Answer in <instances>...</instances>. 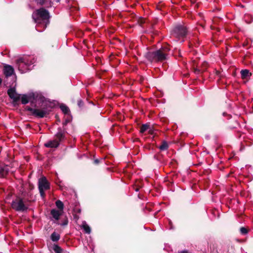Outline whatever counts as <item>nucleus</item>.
<instances>
[{"mask_svg": "<svg viewBox=\"0 0 253 253\" xmlns=\"http://www.w3.org/2000/svg\"><path fill=\"white\" fill-rule=\"evenodd\" d=\"M38 94L31 93L27 96L26 94H23L21 96V103L23 104H26L29 101L31 106L34 108L29 106H26L25 110L30 112L31 115L39 118H42L48 115L52 108L51 104L45 101V98L40 96V103L38 105L36 103L38 99Z\"/></svg>", "mask_w": 253, "mask_h": 253, "instance_id": "obj_1", "label": "nucleus"}, {"mask_svg": "<svg viewBox=\"0 0 253 253\" xmlns=\"http://www.w3.org/2000/svg\"><path fill=\"white\" fill-rule=\"evenodd\" d=\"M169 51V45L165 44L159 49L147 52L144 56L151 62H162L168 59Z\"/></svg>", "mask_w": 253, "mask_h": 253, "instance_id": "obj_2", "label": "nucleus"}, {"mask_svg": "<svg viewBox=\"0 0 253 253\" xmlns=\"http://www.w3.org/2000/svg\"><path fill=\"white\" fill-rule=\"evenodd\" d=\"M16 63L18 70L23 73L27 70H30L29 67L34 63V62L29 59L28 57H22L16 60Z\"/></svg>", "mask_w": 253, "mask_h": 253, "instance_id": "obj_3", "label": "nucleus"}, {"mask_svg": "<svg viewBox=\"0 0 253 253\" xmlns=\"http://www.w3.org/2000/svg\"><path fill=\"white\" fill-rule=\"evenodd\" d=\"M49 17L48 10L43 7L37 10L35 14L33 15L35 22L39 23H41V21L48 20Z\"/></svg>", "mask_w": 253, "mask_h": 253, "instance_id": "obj_4", "label": "nucleus"}, {"mask_svg": "<svg viewBox=\"0 0 253 253\" xmlns=\"http://www.w3.org/2000/svg\"><path fill=\"white\" fill-rule=\"evenodd\" d=\"M11 206L15 211L19 212H24L28 209V207L24 203L23 199L19 197H17L15 200L12 201Z\"/></svg>", "mask_w": 253, "mask_h": 253, "instance_id": "obj_5", "label": "nucleus"}, {"mask_svg": "<svg viewBox=\"0 0 253 253\" xmlns=\"http://www.w3.org/2000/svg\"><path fill=\"white\" fill-rule=\"evenodd\" d=\"M38 188L41 196L44 198L45 196L44 191L50 189V184L45 176H42L39 179Z\"/></svg>", "mask_w": 253, "mask_h": 253, "instance_id": "obj_6", "label": "nucleus"}, {"mask_svg": "<svg viewBox=\"0 0 253 253\" xmlns=\"http://www.w3.org/2000/svg\"><path fill=\"white\" fill-rule=\"evenodd\" d=\"M188 33V29L184 25L179 24L174 27L172 30L173 36L176 38H184Z\"/></svg>", "mask_w": 253, "mask_h": 253, "instance_id": "obj_7", "label": "nucleus"}, {"mask_svg": "<svg viewBox=\"0 0 253 253\" xmlns=\"http://www.w3.org/2000/svg\"><path fill=\"white\" fill-rule=\"evenodd\" d=\"M7 94L12 99L13 104H15L20 100L21 95L16 92L15 87H11L7 90Z\"/></svg>", "mask_w": 253, "mask_h": 253, "instance_id": "obj_8", "label": "nucleus"}, {"mask_svg": "<svg viewBox=\"0 0 253 253\" xmlns=\"http://www.w3.org/2000/svg\"><path fill=\"white\" fill-rule=\"evenodd\" d=\"M66 133L67 131L65 127H59L57 133L54 135V139L60 143L65 140Z\"/></svg>", "mask_w": 253, "mask_h": 253, "instance_id": "obj_9", "label": "nucleus"}, {"mask_svg": "<svg viewBox=\"0 0 253 253\" xmlns=\"http://www.w3.org/2000/svg\"><path fill=\"white\" fill-rule=\"evenodd\" d=\"M60 143L58 142V141H56L54 139L53 140L47 141L44 144L45 147L51 148H56L58 147Z\"/></svg>", "mask_w": 253, "mask_h": 253, "instance_id": "obj_10", "label": "nucleus"}, {"mask_svg": "<svg viewBox=\"0 0 253 253\" xmlns=\"http://www.w3.org/2000/svg\"><path fill=\"white\" fill-rule=\"evenodd\" d=\"M4 74L6 77H10L14 73V68L10 65H6L4 66Z\"/></svg>", "mask_w": 253, "mask_h": 253, "instance_id": "obj_11", "label": "nucleus"}, {"mask_svg": "<svg viewBox=\"0 0 253 253\" xmlns=\"http://www.w3.org/2000/svg\"><path fill=\"white\" fill-rule=\"evenodd\" d=\"M192 68L194 73L197 75L200 74L201 70L198 68V63L196 59L192 61Z\"/></svg>", "mask_w": 253, "mask_h": 253, "instance_id": "obj_12", "label": "nucleus"}, {"mask_svg": "<svg viewBox=\"0 0 253 253\" xmlns=\"http://www.w3.org/2000/svg\"><path fill=\"white\" fill-rule=\"evenodd\" d=\"M7 165L4 167L0 166V177L3 178L6 176L8 174L9 169L7 168Z\"/></svg>", "mask_w": 253, "mask_h": 253, "instance_id": "obj_13", "label": "nucleus"}, {"mask_svg": "<svg viewBox=\"0 0 253 253\" xmlns=\"http://www.w3.org/2000/svg\"><path fill=\"white\" fill-rule=\"evenodd\" d=\"M50 214L53 218L56 220H58L59 219L60 215H61V212L60 211L56 209H52L50 211Z\"/></svg>", "mask_w": 253, "mask_h": 253, "instance_id": "obj_14", "label": "nucleus"}, {"mask_svg": "<svg viewBox=\"0 0 253 253\" xmlns=\"http://www.w3.org/2000/svg\"><path fill=\"white\" fill-rule=\"evenodd\" d=\"M241 78L242 79H247L252 76V73L247 69L242 70L241 71Z\"/></svg>", "mask_w": 253, "mask_h": 253, "instance_id": "obj_15", "label": "nucleus"}, {"mask_svg": "<svg viewBox=\"0 0 253 253\" xmlns=\"http://www.w3.org/2000/svg\"><path fill=\"white\" fill-rule=\"evenodd\" d=\"M53 250L55 253H68L66 251H64L59 246L54 244L52 247Z\"/></svg>", "mask_w": 253, "mask_h": 253, "instance_id": "obj_16", "label": "nucleus"}, {"mask_svg": "<svg viewBox=\"0 0 253 253\" xmlns=\"http://www.w3.org/2000/svg\"><path fill=\"white\" fill-rule=\"evenodd\" d=\"M60 108L64 114L70 115V110L69 107L67 106H66L65 104H61L60 105Z\"/></svg>", "mask_w": 253, "mask_h": 253, "instance_id": "obj_17", "label": "nucleus"}, {"mask_svg": "<svg viewBox=\"0 0 253 253\" xmlns=\"http://www.w3.org/2000/svg\"><path fill=\"white\" fill-rule=\"evenodd\" d=\"M60 235L55 232L52 233L50 236V239L53 242L58 241L60 239Z\"/></svg>", "mask_w": 253, "mask_h": 253, "instance_id": "obj_18", "label": "nucleus"}, {"mask_svg": "<svg viewBox=\"0 0 253 253\" xmlns=\"http://www.w3.org/2000/svg\"><path fill=\"white\" fill-rule=\"evenodd\" d=\"M159 148L161 151L167 150L169 148V145L167 141L163 140L162 142V144L160 146H159Z\"/></svg>", "mask_w": 253, "mask_h": 253, "instance_id": "obj_19", "label": "nucleus"}, {"mask_svg": "<svg viewBox=\"0 0 253 253\" xmlns=\"http://www.w3.org/2000/svg\"><path fill=\"white\" fill-rule=\"evenodd\" d=\"M208 67V63L206 61H204L201 66V68L200 69V70H201V73L200 74H203L204 72H205Z\"/></svg>", "mask_w": 253, "mask_h": 253, "instance_id": "obj_20", "label": "nucleus"}, {"mask_svg": "<svg viewBox=\"0 0 253 253\" xmlns=\"http://www.w3.org/2000/svg\"><path fill=\"white\" fill-rule=\"evenodd\" d=\"M149 128H150V125L149 124H143L140 127V132L141 133H143Z\"/></svg>", "mask_w": 253, "mask_h": 253, "instance_id": "obj_21", "label": "nucleus"}, {"mask_svg": "<svg viewBox=\"0 0 253 253\" xmlns=\"http://www.w3.org/2000/svg\"><path fill=\"white\" fill-rule=\"evenodd\" d=\"M56 206L60 210V211H63L64 208V204L60 200H57L55 202Z\"/></svg>", "mask_w": 253, "mask_h": 253, "instance_id": "obj_22", "label": "nucleus"}, {"mask_svg": "<svg viewBox=\"0 0 253 253\" xmlns=\"http://www.w3.org/2000/svg\"><path fill=\"white\" fill-rule=\"evenodd\" d=\"M83 228L86 233L90 234L91 232V229L90 227L86 223L83 225Z\"/></svg>", "mask_w": 253, "mask_h": 253, "instance_id": "obj_23", "label": "nucleus"}, {"mask_svg": "<svg viewBox=\"0 0 253 253\" xmlns=\"http://www.w3.org/2000/svg\"><path fill=\"white\" fill-rule=\"evenodd\" d=\"M37 3L41 5L45 4L46 3H51V0H36Z\"/></svg>", "mask_w": 253, "mask_h": 253, "instance_id": "obj_24", "label": "nucleus"}, {"mask_svg": "<svg viewBox=\"0 0 253 253\" xmlns=\"http://www.w3.org/2000/svg\"><path fill=\"white\" fill-rule=\"evenodd\" d=\"M248 229L244 227H242L240 228V232L243 235H245L247 234L248 233Z\"/></svg>", "mask_w": 253, "mask_h": 253, "instance_id": "obj_25", "label": "nucleus"}, {"mask_svg": "<svg viewBox=\"0 0 253 253\" xmlns=\"http://www.w3.org/2000/svg\"><path fill=\"white\" fill-rule=\"evenodd\" d=\"M78 105L81 108L84 106V103L82 100L79 99L78 100Z\"/></svg>", "mask_w": 253, "mask_h": 253, "instance_id": "obj_26", "label": "nucleus"}, {"mask_svg": "<svg viewBox=\"0 0 253 253\" xmlns=\"http://www.w3.org/2000/svg\"><path fill=\"white\" fill-rule=\"evenodd\" d=\"M164 6V4L162 3V2H160L157 5V9L160 10H162V8Z\"/></svg>", "mask_w": 253, "mask_h": 253, "instance_id": "obj_27", "label": "nucleus"}, {"mask_svg": "<svg viewBox=\"0 0 253 253\" xmlns=\"http://www.w3.org/2000/svg\"><path fill=\"white\" fill-rule=\"evenodd\" d=\"M71 121V120L69 119H66L64 122H63V127H64L65 126L67 125V124Z\"/></svg>", "mask_w": 253, "mask_h": 253, "instance_id": "obj_28", "label": "nucleus"}, {"mask_svg": "<svg viewBox=\"0 0 253 253\" xmlns=\"http://www.w3.org/2000/svg\"><path fill=\"white\" fill-rule=\"evenodd\" d=\"M68 220L67 218H66L64 219V221L62 223L60 224V225L61 226H65L68 224Z\"/></svg>", "mask_w": 253, "mask_h": 253, "instance_id": "obj_29", "label": "nucleus"}, {"mask_svg": "<svg viewBox=\"0 0 253 253\" xmlns=\"http://www.w3.org/2000/svg\"><path fill=\"white\" fill-rule=\"evenodd\" d=\"M138 23L140 24V25H142L143 23H145V20L144 19L142 18H139V20H138Z\"/></svg>", "mask_w": 253, "mask_h": 253, "instance_id": "obj_30", "label": "nucleus"}, {"mask_svg": "<svg viewBox=\"0 0 253 253\" xmlns=\"http://www.w3.org/2000/svg\"><path fill=\"white\" fill-rule=\"evenodd\" d=\"M141 187V186L140 185H136V186H135V187H134V189L136 191H138Z\"/></svg>", "mask_w": 253, "mask_h": 253, "instance_id": "obj_31", "label": "nucleus"}, {"mask_svg": "<svg viewBox=\"0 0 253 253\" xmlns=\"http://www.w3.org/2000/svg\"><path fill=\"white\" fill-rule=\"evenodd\" d=\"M100 163V160L98 159H95L94 160L93 163L95 165H97Z\"/></svg>", "mask_w": 253, "mask_h": 253, "instance_id": "obj_32", "label": "nucleus"}, {"mask_svg": "<svg viewBox=\"0 0 253 253\" xmlns=\"http://www.w3.org/2000/svg\"><path fill=\"white\" fill-rule=\"evenodd\" d=\"M148 132L150 134H153L154 133V130L151 128H149Z\"/></svg>", "mask_w": 253, "mask_h": 253, "instance_id": "obj_33", "label": "nucleus"}, {"mask_svg": "<svg viewBox=\"0 0 253 253\" xmlns=\"http://www.w3.org/2000/svg\"><path fill=\"white\" fill-rule=\"evenodd\" d=\"M55 118H56V121L58 123L60 122V120L57 115H56Z\"/></svg>", "mask_w": 253, "mask_h": 253, "instance_id": "obj_34", "label": "nucleus"}, {"mask_svg": "<svg viewBox=\"0 0 253 253\" xmlns=\"http://www.w3.org/2000/svg\"><path fill=\"white\" fill-rule=\"evenodd\" d=\"M179 253H189L188 251H183L179 252Z\"/></svg>", "mask_w": 253, "mask_h": 253, "instance_id": "obj_35", "label": "nucleus"}, {"mask_svg": "<svg viewBox=\"0 0 253 253\" xmlns=\"http://www.w3.org/2000/svg\"><path fill=\"white\" fill-rule=\"evenodd\" d=\"M2 79L1 78H0V85L1 84V83H2Z\"/></svg>", "mask_w": 253, "mask_h": 253, "instance_id": "obj_36", "label": "nucleus"}, {"mask_svg": "<svg viewBox=\"0 0 253 253\" xmlns=\"http://www.w3.org/2000/svg\"><path fill=\"white\" fill-rule=\"evenodd\" d=\"M179 56H180V57L182 56L181 55V53L180 52V51H179Z\"/></svg>", "mask_w": 253, "mask_h": 253, "instance_id": "obj_37", "label": "nucleus"}, {"mask_svg": "<svg viewBox=\"0 0 253 253\" xmlns=\"http://www.w3.org/2000/svg\"><path fill=\"white\" fill-rule=\"evenodd\" d=\"M57 2H60V0H55Z\"/></svg>", "mask_w": 253, "mask_h": 253, "instance_id": "obj_38", "label": "nucleus"}, {"mask_svg": "<svg viewBox=\"0 0 253 253\" xmlns=\"http://www.w3.org/2000/svg\"><path fill=\"white\" fill-rule=\"evenodd\" d=\"M216 73H217V74L219 73V72H218V71H216Z\"/></svg>", "mask_w": 253, "mask_h": 253, "instance_id": "obj_39", "label": "nucleus"}, {"mask_svg": "<svg viewBox=\"0 0 253 253\" xmlns=\"http://www.w3.org/2000/svg\"><path fill=\"white\" fill-rule=\"evenodd\" d=\"M102 72H106V70H104V71H103Z\"/></svg>", "mask_w": 253, "mask_h": 253, "instance_id": "obj_40", "label": "nucleus"}]
</instances>
